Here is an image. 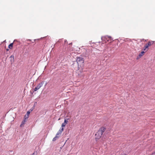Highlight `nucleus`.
I'll return each instance as SVG.
<instances>
[{
    "instance_id": "5",
    "label": "nucleus",
    "mask_w": 155,
    "mask_h": 155,
    "mask_svg": "<svg viewBox=\"0 0 155 155\" xmlns=\"http://www.w3.org/2000/svg\"><path fill=\"white\" fill-rule=\"evenodd\" d=\"M101 39L102 40H104V39H105L107 41H108V39H110V40H112V39H111V37L110 36H106L104 37H102Z\"/></svg>"
},
{
    "instance_id": "9",
    "label": "nucleus",
    "mask_w": 155,
    "mask_h": 155,
    "mask_svg": "<svg viewBox=\"0 0 155 155\" xmlns=\"http://www.w3.org/2000/svg\"><path fill=\"white\" fill-rule=\"evenodd\" d=\"M144 53V51H142L139 55L137 57V59H138L139 58H141V57H142Z\"/></svg>"
},
{
    "instance_id": "16",
    "label": "nucleus",
    "mask_w": 155,
    "mask_h": 155,
    "mask_svg": "<svg viewBox=\"0 0 155 155\" xmlns=\"http://www.w3.org/2000/svg\"><path fill=\"white\" fill-rule=\"evenodd\" d=\"M147 48H146V45H145L144 47L143 48V50L144 51Z\"/></svg>"
},
{
    "instance_id": "18",
    "label": "nucleus",
    "mask_w": 155,
    "mask_h": 155,
    "mask_svg": "<svg viewBox=\"0 0 155 155\" xmlns=\"http://www.w3.org/2000/svg\"><path fill=\"white\" fill-rule=\"evenodd\" d=\"M33 110V109H31V111H32Z\"/></svg>"
},
{
    "instance_id": "14",
    "label": "nucleus",
    "mask_w": 155,
    "mask_h": 155,
    "mask_svg": "<svg viewBox=\"0 0 155 155\" xmlns=\"http://www.w3.org/2000/svg\"><path fill=\"white\" fill-rule=\"evenodd\" d=\"M28 115H25V118H26V120H27V119L28 118Z\"/></svg>"
},
{
    "instance_id": "15",
    "label": "nucleus",
    "mask_w": 155,
    "mask_h": 155,
    "mask_svg": "<svg viewBox=\"0 0 155 155\" xmlns=\"http://www.w3.org/2000/svg\"><path fill=\"white\" fill-rule=\"evenodd\" d=\"M30 112L29 111H27V115H28V116L29 114H30Z\"/></svg>"
},
{
    "instance_id": "4",
    "label": "nucleus",
    "mask_w": 155,
    "mask_h": 155,
    "mask_svg": "<svg viewBox=\"0 0 155 155\" xmlns=\"http://www.w3.org/2000/svg\"><path fill=\"white\" fill-rule=\"evenodd\" d=\"M154 41H149L148 43L145 45L146 48H148L149 46L151 45H153L154 43Z\"/></svg>"
},
{
    "instance_id": "2",
    "label": "nucleus",
    "mask_w": 155,
    "mask_h": 155,
    "mask_svg": "<svg viewBox=\"0 0 155 155\" xmlns=\"http://www.w3.org/2000/svg\"><path fill=\"white\" fill-rule=\"evenodd\" d=\"M105 130V128L104 127H102L100 129L95 135L96 140L99 139L101 137Z\"/></svg>"
},
{
    "instance_id": "17",
    "label": "nucleus",
    "mask_w": 155,
    "mask_h": 155,
    "mask_svg": "<svg viewBox=\"0 0 155 155\" xmlns=\"http://www.w3.org/2000/svg\"><path fill=\"white\" fill-rule=\"evenodd\" d=\"M31 155H36V154H35V153H34L32 154H31Z\"/></svg>"
},
{
    "instance_id": "7",
    "label": "nucleus",
    "mask_w": 155,
    "mask_h": 155,
    "mask_svg": "<svg viewBox=\"0 0 155 155\" xmlns=\"http://www.w3.org/2000/svg\"><path fill=\"white\" fill-rule=\"evenodd\" d=\"M64 129L63 127H62L58 131L57 133L56 134V135L58 136L59 134H61L63 130Z\"/></svg>"
},
{
    "instance_id": "6",
    "label": "nucleus",
    "mask_w": 155,
    "mask_h": 155,
    "mask_svg": "<svg viewBox=\"0 0 155 155\" xmlns=\"http://www.w3.org/2000/svg\"><path fill=\"white\" fill-rule=\"evenodd\" d=\"M68 122V120H67L66 119H65L64 122L62 124V127H65L67 124Z\"/></svg>"
},
{
    "instance_id": "19",
    "label": "nucleus",
    "mask_w": 155,
    "mask_h": 155,
    "mask_svg": "<svg viewBox=\"0 0 155 155\" xmlns=\"http://www.w3.org/2000/svg\"><path fill=\"white\" fill-rule=\"evenodd\" d=\"M33 110V109H31V111H32Z\"/></svg>"
},
{
    "instance_id": "11",
    "label": "nucleus",
    "mask_w": 155,
    "mask_h": 155,
    "mask_svg": "<svg viewBox=\"0 0 155 155\" xmlns=\"http://www.w3.org/2000/svg\"><path fill=\"white\" fill-rule=\"evenodd\" d=\"M59 137V136H57L56 135V136L53 139V141H54L56 140L57 138H58Z\"/></svg>"
},
{
    "instance_id": "10",
    "label": "nucleus",
    "mask_w": 155,
    "mask_h": 155,
    "mask_svg": "<svg viewBox=\"0 0 155 155\" xmlns=\"http://www.w3.org/2000/svg\"><path fill=\"white\" fill-rule=\"evenodd\" d=\"M10 58H11L10 61L11 62H13L14 61V56L12 55L10 56Z\"/></svg>"
},
{
    "instance_id": "13",
    "label": "nucleus",
    "mask_w": 155,
    "mask_h": 155,
    "mask_svg": "<svg viewBox=\"0 0 155 155\" xmlns=\"http://www.w3.org/2000/svg\"><path fill=\"white\" fill-rule=\"evenodd\" d=\"M80 71H79V70H78V71H77V73H78V75H79V76H80V77H81L82 76H83V74H82V72H81V74H80V73H79V72H80Z\"/></svg>"
},
{
    "instance_id": "1",
    "label": "nucleus",
    "mask_w": 155,
    "mask_h": 155,
    "mask_svg": "<svg viewBox=\"0 0 155 155\" xmlns=\"http://www.w3.org/2000/svg\"><path fill=\"white\" fill-rule=\"evenodd\" d=\"M84 62V60L83 58H81L79 57L77 58L76 60V63L75 62L72 65V67H74V65L76 66L77 67L78 66V68L79 66H81V65H83Z\"/></svg>"
},
{
    "instance_id": "12",
    "label": "nucleus",
    "mask_w": 155,
    "mask_h": 155,
    "mask_svg": "<svg viewBox=\"0 0 155 155\" xmlns=\"http://www.w3.org/2000/svg\"><path fill=\"white\" fill-rule=\"evenodd\" d=\"M13 46V43H11L8 46V48L9 49L12 48Z\"/></svg>"
},
{
    "instance_id": "3",
    "label": "nucleus",
    "mask_w": 155,
    "mask_h": 155,
    "mask_svg": "<svg viewBox=\"0 0 155 155\" xmlns=\"http://www.w3.org/2000/svg\"><path fill=\"white\" fill-rule=\"evenodd\" d=\"M44 81H42L35 88L34 91H35L39 89L44 84Z\"/></svg>"
},
{
    "instance_id": "8",
    "label": "nucleus",
    "mask_w": 155,
    "mask_h": 155,
    "mask_svg": "<svg viewBox=\"0 0 155 155\" xmlns=\"http://www.w3.org/2000/svg\"><path fill=\"white\" fill-rule=\"evenodd\" d=\"M27 121V120H26V118H25L24 120L22 121L21 125L20 127H23L24 125L25 124V122Z\"/></svg>"
}]
</instances>
